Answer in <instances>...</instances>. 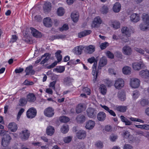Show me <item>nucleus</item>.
<instances>
[{"instance_id":"obj_1","label":"nucleus","mask_w":149,"mask_h":149,"mask_svg":"<svg viewBox=\"0 0 149 149\" xmlns=\"http://www.w3.org/2000/svg\"><path fill=\"white\" fill-rule=\"evenodd\" d=\"M107 62L106 57L105 56L102 57L100 59L98 68H97V63H94L92 67V75L94 76V79L93 81L94 83L96 81L98 75L100 73L99 71V69H101V67L105 65L107 63Z\"/></svg>"},{"instance_id":"obj_2","label":"nucleus","mask_w":149,"mask_h":149,"mask_svg":"<svg viewBox=\"0 0 149 149\" xmlns=\"http://www.w3.org/2000/svg\"><path fill=\"white\" fill-rule=\"evenodd\" d=\"M11 140V138L8 134H4L1 138V145L3 149H9L8 146Z\"/></svg>"},{"instance_id":"obj_3","label":"nucleus","mask_w":149,"mask_h":149,"mask_svg":"<svg viewBox=\"0 0 149 149\" xmlns=\"http://www.w3.org/2000/svg\"><path fill=\"white\" fill-rule=\"evenodd\" d=\"M142 21L145 23L146 26L144 27H143V25H140V29L143 31H146L149 29V16L146 13H143L141 16Z\"/></svg>"},{"instance_id":"obj_4","label":"nucleus","mask_w":149,"mask_h":149,"mask_svg":"<svg viewBox=\"0 0 149 149\" xmlns=\"http://www.w3.org/2000/svg\"><path fill=\"white\" fill-rule=\"evenodd\" d=\"M121 32L124 36V38H121L122 40L124 42H128L129 39V37L130 36V33L128 28L126 27L123 28L121 29Z\"/></svg>"},{"instance_id":"obj_5","label":"nucleus","mask_w":149,"mask_h":149,"mask_svg":"<svg viewBox=\"0 0 149 149\" xmlns=\"http://www.w3.org/2000/svg\"><path fill=\"white\" fill-rule=\"evenodd\" d=\"M140 80L136 78H132L130 79V85L133 88H137L139 87L140 85Z\"/></svg>"},{"instance_id":"obj_6","label":"nucleus","mask_w":149,"mask_h":149,"mask_svg":"<svg viewBox=\"0 0 149 149\" xmlns=\"http://www.w3.org/2000/svg\"><path fill=\"white\" fill-rule=\"evenodd\" d=\"M36 110L33 107L31 108L26 112L27 117L29 118H33L36 115Z\"/></svg>"},{"instance_id":"obj_7","label":"nucleus","mask_w":149,"mask_h":149,"mask_svg":"<svg viewBox=\"0 0 149 149\" xmlns=\"http://www.w3.org/2000/svg\"><path fill=\"white\" fill-rule=\"evenodd\" d=\"M102 22L100 17L97 16L95 18L91 25L92 27L97 28L99 27Z\"/></svg>"},{"instance_id":"obj_8","label":"nucleus","mask_w":149,"mask_h":149,"mask_svg":"<svg viewBox=\"0 0 149 149\" xmlns=\"http://www.w3.org/2000/svg\"><path fill=\"white\" fill-rule=\"evenodd\" d=\"M30 133L26 129L23 130L20 133V137L22 140H26L29 137Z\"/></svg>"},{"instance_id":"obj_9","label":"nucleus","mask_w":149,"mask_h":149,"mask_svg":"<svg viewBox=\"0 0 149 149\" xmlns=\"http://www.w3.org/2000/svg\"><path fill=\"white\" fill-rule=\"evenodd\" d=\"M44 113L46 116L49 118L52 117L54 114V110L52 107H49L45 110Z\"/></svg>"},{"instance_id":"obj_10","label":"nucleus","mask_w":149,"mask_h":149,"mask_svg":"<svg viewBox=\"0 0 149 149\" xmlns=\"http://www.w3.org/2000/svg\"><path fill=\"white\" fill-rule=\"evenodd\" d=\"M124 85V81L121 78H119L116 80L115 82L114 86L117 89H120Z\"/></svg>"},{"instance_id":"obj_11","label":"nucleus","mask_w":149,"mask_h":149,"mask_svg":"<svg viewBox=\"0 0 149 149\" xmlns=\"http://www.w3.org/2000/svg\"><path fill=\"white\" fill-rule=\"evenodd\" d=\"M132 68L133 69L135 70H139L142 68H143L144 65L142 61L134 62L132 64Z\"/></svg>"},{"instance_id":"obj_12","label":"nucleus","mask_w":149,"mask_h":149,"mask_svg":"<svg viewBox=\"0 0 149 149\" xmlns=\"http://www.w3.org/2000/svg\"><path fill=\"white\" fill-rule=\"evenodd\" d=\"M95 50V47L94 45H91L88 46H84V52L88 54L93 53Z\"/></svg>"},{"instance_id":"obj_13","label":"nucleus","mask_w":149,"mask_h":149,"mask_svg":"<svg viewBox=\"0 0 149 149\" xmlns=\"http://www.w3.org/2000/svg\"><path fill=\"white\" fill-rule=\"evenodd\" d=\"M122 52L126 55H130L132 52L131 48L128 46H125L123 48Z\"/></svg>"},{"instance_id":"obj_14","label":"nucleus","mask_w":149,"mask_h":149,"mask_svg":"<svg viewBox=\"0 0 149 149\" xmlns=\"http://www.w3.org/2000/svg\"><path fill=\"white\" fill-rule=\"evenodd\" d=\"M30 29L31 30V33L34 37L37 38H40L42 36V35L41 33L35 29L31 27Z\"/></svg>"},{"instance_id":"obj_15","label":"nucleus","mask_w":149,"mask_h":149,"mask_svg":"<svg viewBox=\"0 0 149 149\" xmlns=\"http://www.w3.org/2000/svg\"><path fill=\"white\" fill-rule=\"evenodd\" d=\"M130 19L131 21L134 22H137L140 20V16L137 13H133L130 16Z\"/></svg>"},{"instance_id":"obj_16","label":"nucleus","mask_w":149,"mask_h":149,"mask_svg":"<svg viewBox=\"0 0 149 149\" xmlns=\"http://www.w3.org/2000/svg\"><path fill=\"white\" fill-rule=\"evenodd\" d=\"M8 128L11 132H15L17 130L18 127L17 124L14 122L9 123L8 126Z\"/></svg>"},{"instance_id":"obj_17","label":"nucleus","mask_w":149,"mask_h":149,"mask_svg":"<svg viewBox=\"0 0 149 149\" xmlns=\"http://www.w3.org/2000/svg\"><path fill=\"white\" fill-rule=\"evenodd\" d=\"M84 46L82 45H80L76 47L74 49V53L77 55L81 54L83 50H84Z\"/></svg>"},{"instance_id":"obj_18","label":"nucleus","mask_w":149,"mask_h":149,"mask_svg":"<svg viewBox=\"0 0 149 149\" xmlns=\"http://www.w3.org/2000/svg\"><path fill=\"white\" fill-rule=\"evenodd\" d=\"M76 136L79 139H83L86 137V132L83 130H80L77 133Z\"/></svg>"},{"instance_id":"obj_19","label":"nucleus","mask_w":149,"mask_h":149,"mask_svg":"<svg viewBox=\"0 0 149 149\" xmlns=\"http://www.w3.org/2000/svg\"><path fill=\"white\" fill-rule=\"evenodd\" d=\"M139 75L144 78H149V70H142L139 72Z\"/></svg>"},{"instance_id":"obj_20","label":"nucleus","mask_w":149,"mask_h":149,"mask_svg":"<svg viewBox=\"0 0 149 149\" xmlns=\"http://www.w3.org/2000/svg\"><path fill=\"white\" fill-rule=\"evenodd\" d=\"M106 117L105 113L103 111L99 112L97 116V119L98 120L100 121H103L105 120Z\"/></svg>"},{"instance_id":"obj_21","label":"nucleus","mask_w":149,"mask_h":149,"mask_svg":"<svg viewBox=\"0 0 149 149\" xmlns=\"http://www.w3.org/2000/svg\"><path fill=\"white\" fill-rule=\"evenodd\" d=\"M95 125V123L94 121L89 120L86 123L85 127L87 129L90 130L94 127Z\"/></svg>"},{"instance_id":"obj_22","label":"nucleus","mask_w":149,"mask_h":149,"mask_svg":"<svg viewBox=\"0 0 149 149\" xmlns=\"http://www.w3.org/2000/svg\"><path fill=\"white\" fill-rule=\"evenodd\" d=\"M43 22L44 25L47 27H49L52 25V22L49 17H47L45 18Z\"/></svg>"},{"instance_id":"obj_23","label":"nucleus","mask_w":149,"mask_h":149,"mask_svg":"<svg viewBox=\"0 0 149 149\" xmlns=\"http://www.w3.org/2000/svg\"><path fill=\"white\" fill-rule=\"evenodd\" d=\"M71 18L74 22H77L79 19V13L77 12H73L71 14Z\"/></svg>"},{"instance_id":"obj_24","label":"nucleus","mask_w":149,"mask_h":149,"mask_svg":"<svg viewBox=\"0 0 149 149\" xmlns=\"http://www.w3.org/2000/svg\"><path fill=\"white\" fill-rule=\"evenodd\" d=\"M55 132V129L52 126H49L47 127L46 129V133L47 135L52 136Z\"/></svg>"},{"instance_id":"obj_25","label":"nucleus","mask_w":149,"mask_h":149,"mask_svg":"<svg viewBox=\"0 0 149 149\" xmlns=\"http://www.w3.org/2000/svg\"><path fill=\"white\" fill-rule=\"evenodd\" d=\"M91 31L90 30H85L78 33L79 37L81 38L86 36L88 35L91 33Z\"/></svg>"},{"instance_id":"obj_26","label":"nucleus","mask_w":149,"mask_h":149,"mask_svg":"<svg viewBox=\"0 0 149 149\" xmlns=\"http://www.w3.org/2000/svg\"><path fill=\"white\" fill-rule=\"evenodd\" d=\"M114 109L120 112H123L126 111L127 107L125 106H115L114 107Z\"/></svg>"},{"instance_id":"obj_27","label":"nucleus","mask_w":149,"mask_h":149,"mask_svg":"<svg viewBox=\"0 0 149 149\" xmlns=\"http://www.w3.org/2000/svg\"><path fill=\"white\" fill-rule=\"evenodd\" d=\"M95 110L92 108H88L87 110V114L88 116L90 118H93L95 116Z\"/></svg>"},{"instance_id":"obj_28","label":"nucleus","mask_w":149,"mask_h":149,"mask_svg":"<svg viewBox=\"0 0 149 149\" xmlns=\"http://www.w3.org/2000/svg\"><path fill=\"white\" fill-rule=\"evenodd\" d=\"M86 108V107L84 105L81 104H79L77 107L76 112L78 113H79L85 110Z\"/></svg>"},{"instance_id":"obj_29","label":"nucleus","mask_w":149,"mask_h":149,"mask_svg":"<svg viewBox=\"0 0 149 149\" xmlns=\"http://www.w3.org/2000/svg\"><path fill=\"white\" fill-rule=\"evenodd\" d=\"M121 8V4L118 2H116L114 4L113 10L115 12L118 13L120 10Z\"/></svg>"},{"instance_id":"obj_30","label":"nucleus","mask_w":149,"mask_h":149,"mask_svg":"<svg viewBox=\"0 0 149 149\" xmlns=\"http://www.w3.org/2000/svg\"><path fill=\"white\" fill-rule=\"evenodd\" d=\"M100 106L104 110L108 112L111 116H116V114L112 110L110 109L107 106L105 105H102L101 104H100Z\"/></svg>"},{"instance_id":"obj_31","label":"nucleus","mask_w":149,"mask_h":149,"mask_svg":"<svg viewBox=\"0 0 149 149\" xmlns=\"http://www.w3.org/2000/svg\"><path fill=\"white\" fill-rule=\"evenodd\" d=\"M36 100V97L35 95L33 93H29L27 96V101L29 102H34Z\"/></svg>"},{"instance_id":"obj_32","label":"nucleus","mask_w":149,"mask_h":149,"mask_svg":"<svg viewBox=\"0 0 149 149\" xmlns=\"http://www.w3.org/2000/svg\"><path fill=\"white\" fill-rule=\"evenodd\" d=\"M131 68L128 66H125L123 67L122 69L123 73L125 74H130L131 73Z\"/></svg>"},{"instance_id":"obj_33","label":"nucleus","mask_w":149,"mask_h":149,"mask_svg":"<svg viewBox=\"0 0 149 149\" xmlns=\"http://www.w3.org/2000/svg\"><path fill=\"white\" fill-rule=\"evenodd\" d=\"M51 7V3L49 2H48L45 3L43 8L45 11L48 12L50 10Z\"/></svg>"},{"instance_id":"obj_34","label":"nucleus","mask_w":149,"mask_h":149,"mask_svg":"<svg viewBox=\"0 0 149 149\" xmlns=\"http://www.w3.org/2000/svg\"><path fill=\"white\" fill-rule=\"evenodd\" d=\"M32 66H29L26 68L25 71L26 72V74L28 75L29 74H33L34 73V71L32 69Z\"/></svg>"},{"instance_id":"obj_35","label":"nucleus","mask_w":149,"mask_h":149,"mask_svg":"<svg viewBox=\"0 0 149 149\" xmlns=\"http://www.w3.org/2000/svg\"><path fill=\"white\" fill-rule=\"evenodd\" d=\"M110 25L115 29H116L120 27V24L119 22L117 21H114L111 22Z\"/></svg>"},{"instance_id":"obj_36","label":"nucleus","mask_w":149,"mask_h":149,"mask_svg":"<svg viewBox=\"0 0 149 149\" xmlns=\"http://www.w3.org/2000/svg\"><path fill=\"white\" fill-rule=\"evenodd\" d=\"M45 57V58L41 62V64H43L46 63L50 58L49 54L48 53H46L42 55L41 57V58Z\"/></svg>"},{"instance_id":"obj_37","label":"nucleus","mask_w":149,"mask_h":149,"mask_svg":"<svg viewBox=\"0 0 149 149\" xmlns=\"http://www.w3.org/2000/svg\"><path fill=\"white\" fill-rule=\"evenodd\" d=\"M68 126L67 125H64L61 129V132L63 134H65L68 132L69 131Z\"/></svg>"},{"instance_id":"obj_38","label":"nucleus","mask_w":149,"mask_h":149,"mask_svg":"<svg viewBox=\"0 0 149 149\" xmlns=\"http://www.w3.org/2000/svg\"><path fill=\"white\" fill-rule=\"evenodd\" d=\"M76 119L78 123H82L85 121V117L84 115H79L77 117Z\"/></svg>"},{"instance_id":"obj_39","label":"nucleus","mask_w":149,"mask_h":149,"mask_svg":"<svg viewBox=\"0 0 149 149\" xmlns=\"http://www.w3.org/2000/svg\"><path fill=\"white\" fill-rule=\"evenodd\" d=\"M65 69V67L63 66H59L54 69V71L58 73H62L63 72Z\"/></svg>"},{"instance_id":"obj_40","label":"nucleus","mask_w":149,"mask_h":149,"mask_svg":"<svg viewBox=\"0 0 149 149\" xmlns=\"http://www.w3.org/2000/svg\"><path fill=\"white\" fill-rule=\"evenodd\" d=\"M100 89L101 93L102 94L104 95L106 94L107 92V88L104 85L102 84L101 85Z\"/></svg>"},{"instance_id":"obj_41","label":"nucleus","mask_w":149,"mask_h":149,"mask_svg":"<svg viewBox=\"0 0 149 149\" xmlns=\"http://www.w3.org/2000/svg\"><path fill=\"white\" fill-rule=\"evenodd\" d=\"M54 37V39H61L62 40H64L66 38V36L64 34H60L55 36Z\"/></svg>"},{"instance_id":"obj_42","label":"nucleus","mask_w":149,"mask_h":149,"mask_svg":"<svg viewBox=\"0 0 149 149\" xmlns=\"http://www.w3.org/2000/svg\"><path fill=\"white\" fill-rule=\"evenodd\" d=\"M118 97L121 100L123 101L125 99V93L123 92H120L118 93Z\"/></svg>"},{"instance_id":"obj_43","label":"nucleus","mask_w":149,"mask_h":149,"mask_svg":"<svg viewBox=\"0 0 149 149\" xmlns=\"http://www.w3.org/2000/svg\"><path fill=\"white\" fill-rule=\"evenodd\" d=\"M64 13V10L63 8L60 7L58 8L57 12L58 15L62 16L63 15Z\"/></svg>"},{"instance_id":"obj_44","label":"nucleus","mask_w":149,"mask_h":149,"mask_svg":"<svg viewBox=\"0 0 149 149\" xmlns=\"http://www.w3.org/2000/svg\"><path fill=\"white\" fill-rule=\"evenodd\" d=\"M59 120L61 122L64 123L68 122L69 120V118L65 116L60 117Z\"/></svg>"},{"instance_id":"obj_45","label":"nucleus","mask_w":149,"mask_h":149,"mask_svg":"<svg viewBox=\"0 0 149 149\" xmlns=\"http://www.w3.org/2000/svg\"><path fill=\"white\" fill-rule=\"evenodd\" d=\"M61 52L60 50L58 51L55 53V56L57 58L58 61H60L62 59V56L60 54Z\"/></svg>"},{"instance_id":"obj_46","label":"nucleus","mask_w":149,"mask_h":149,"mask_svg":"<svg viewBox=\"0 0 149 149\" xmlns=\"http://www.w3.org/2000/svg\"><path fill=\"white\" fill-rule=\"evenodd\" d=\"M129 119L131 121L134 122H139L142 123H143L144 122V121L143 120L134 117H131L129 118Z\"/></svg>"},{"instance_id":"obj_47","label":"nucleus","mask_w":149,"mask_h":149,"mask_svg":"<svg viewBox=\"0 0 149 149\" xmlns=\"http://www.w3.org/2000/svg\"><path fill=\"white\" fill-rule=\"evenodd\" d=\"M140 103L141 105L145 106L148 104V101L146 99H142L140 101Z\"/></svg>"},{"instance_id":"obj_48","label":"nucleus","mask_w":149,"mask_h":149,"mask_svg":"<svg viewBox=\"0 0 149 149\" xmlns=\"http://www.w3.org/2000/svg\"><path fill=\"white\" fill-rule=\"evenodd\" d=\"M100 11L103 14H106L108 11V7L107 6H104L101 9Z\"/></svg>"},{"instance_id":"obj_49","label":"nucleus","mask_w":149,"mask_h":149,"mask_svg":"<svg viewBox=\"0 0 149 149\" xmlns=\"http://www.w3.org/2000/svg\"><path fill=\"white\" fill-rule=\"evenodd\" d=\"M24 108H21L19 110L17 114V120H19L21 115H22V113L24 112Z\"/></svg>"},{"instance_id":"obj_50","label":"nucleus","mask_w":149,"mask_h":149,"mask_svg":"<svg viewBox=\"0 0 149 149\" xmlns=\"http://www.w3.org/2000/svg\"><path fill=\"white\" fill-rule=\"evenodd\" d=\"M106 55L109 58L113 59L114 58L113 54L109 51H107L106 53Z\"/></svg>"},{"instance_id":"obj_51","label":"nucleus","mask_w":149,"mask_h":149,"mask_svg":"<svg viewBox=\"0 0 149 149\" xmlns=\"http://www.w3.org/2000/svg\"><path fill=\"white\" fill-rule=\"evenodd\" d=\"M139 95V92L137 90L133 91L132 94V97L134 99H137Z\"/></svg>"},{"instance_id":"obj_52","label":"nucleus","mask_w":149,"mask_h":149,"mask_svg":"<svg viewBox=\"0 0 149 149\" xmlns=\"http://www.w3.org/2000/svg\"><path fill=\"white\" fill-rule=\"evenodd\" d=\"M19 105L21 106L24 105L27 103V101L25 98H21L19 100Z\"/></svg>"},{"instance_id":"obj_53","label":"nucleus","mask_w":149,"mask_h":149,"mask_svg":"<svg viewBox=\"0 0 149 149\" xmlns=\"http://www.w3.org/2000/svg\"><path fill=\"white\" fill-rule=\"evenodd\" d=\"M109 44L107 42H105L104 43H102L100 45V47L101 49H105L107 47L109 46Z\"/></svg>"},{"instance_id":"obj_54","label":"nucleus","mask_w":149,"mask_h":149,"mask_svg":"<svg viewBox=\"0 0 149 149\" xmlns=\"http://www.w3.org/2000/svg\"><path fill=\"white\" fill-rule=\"evenodd\" d=\"M72 137L70 136H68L65 137L63 139V141L64 142L66 143H68L70 142L72 139Z\"/></svg>"},{"instance_id":"obj_55","label":"nucleus","mask_w":149,"mask_h":149,"mask_svg":"<svg viewBox=\"0 0 149 149\" xmlns=\"http://www.w3.org/2000/svg\"><path fill=\"white\" fill-rule=\"evenodd\" d=\"M68 29V25L66 24H64L62 27L60 28L59 30L61 31H66Z\"/></svg>"},{"instance_id":"obj_56","label":"nucleus","mask_w":149,"mask_h":149,"mask_svg":"<svg viewBox=\"0 0 149 149\" xmlns=\"http://www.w3.org/2000/svg\"><path fill=\"white\" fill-rule=\"evenodd\" d=\"M104 82L109 87H111L113 84V81L109 79L105 80Z\"/></svg>"},{"instance_id":"obj_57","label":"nucleus","mask_w":149,"mask_h":149,"mask_svg":"<svg viewBox=\"0 0 149 149\" xmlns=\"http://www.w3.org/2000/svg\"><path fill=\"white\" fill-rule=\"evenodd\" d=\"M134 49L135 50L136 52L140 53L141 54H144V50L141 48H135Z\"/></svg>"},{"instance_id":"obj_58","label":"nucleus","mask_w":149,"mask_h":149,"mask_svg":"<svg viewBox=\"0 0 149 149\" xmlns=\"http://www.w3.org/2000/svg\"><path fill=\"white\" fill-rule=\"evenodd\" d=\"M83 91L84 92L87 93V95H90L91 94L90 90L88 87H86L83 88Z\"/></svg>"},{"instance_id":"obj_59","label":"nucleus","mask_w":149,"mask_h":149,"mask_svg":"<svg viewBox=\"0 0 149 149\" xmlns=\"http://www.w3.org/2000/svg\"><path fill=\"white\" fill-rule=\"evenodd\" d=\"M130 135V133L129 132L127 131H125L123 134H122V136L123 137L127 139L129 138Z\"/></svg>"},{"instance_id":"obj_60","label":"nucleus","mask_w":149,"mask_h":149,"mask_svg":"<svg viewBox=\"0 0 149 149\" xmlns=\"http://www.w3.org/2000/svg\"><path fill=\"white\" fill-rule=\"evenodd\" d=\"M34 83L32 81H29L28 80H26L24 82V85H31L33 84Z\"/></svg>"},{"instance_id":"obj_61","label":"nucleus","mask_w":149,"mask_h":149,"mask_svg":"<svg viewBox=\"0 0 149 149\" xmlns=\"http://www.w3.org/2000/svg\"><path fill=\"white\" fill-rule=\"evenodd\" d=\"M95 61V58L93 56H92L89 58L87 60L88 62L91 64L94 63Z\"/></svg>"},{"instance_id":"obj_62","label":"nucleus","mask_w":149,"mask_h":149,"mask_svg":"<svg viewBox=\"0 0 149 149\" xmlns=\"http://www.w3.org/2000/svg\"><path fill=\"white\" fill-rule=\"evenodd\" d=\"M56 81H54L51 82L49 84V87H51L54 90H55V85L56 83Z\"/></svg>"},{"instance_id":"obj_63","label":"nucleus","mask_w":149,"mask_h":149,"mask_svg":"<svg viewBox=\"0 0 149 149\" xmlns=\"http://www.w3.org/2000/svg\"><path fill=\"white\" fill-rule=\"evenodd\" d=\"M95 145L97 147L100 148H102L103 147L102 143L100 141L97 142L95 144Z\"/></svg>"},{"instance_id":"obj_64","label":"nucleus","mask_w":149,"mask_h":149,"mask_svg":"<svg viewBox=\"0 0 149 149\" xmlns=\"http://www.w3.org/2000/svg\"><path fill=\"white\" fill-rule=\"evenodd\" d=\"M104 130L107 132H109L111 131L112 129L110 126L107 125L105 126Z\"/></svg>"}]
</instances>
